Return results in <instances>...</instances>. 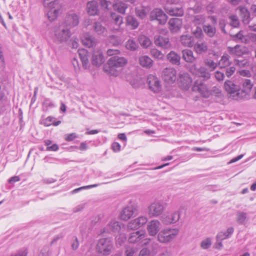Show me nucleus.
Returning a JSON list of instances; mask_svg holds the SVG:
<instances>
[{
  "label": "nucleus",
  "instance_id": "1",
  "mask_svg": "<svg viewBox=\"0 0 256 256\" xmlns=\"http://www.w3.org/2000/svg\"><path fill=\"white\" fill-rule=\"evenodd\" d=\"M127 63L126 60L124 57L114 56L108 60V65L110 72L114 76H117L120 68L124 66Z\"/></svg>",
  "mask_w": 256,
  "mask_h": 256
},
{
  "label": "nucleus",
  "instance_id": "2",
  "mask_svg": "<svg viewBox=\"0 0 256 256\" xmlns=\"http://www.w3.org/2000/svg\"><path fill=\"white\" fill-rule=\"evenodd\" d=\"M179 230L178 228H165L158 234V240L161 243H168L172 241L178 236Z\"/></svg>",
  "mask_w": 256,
  "mask_h": 256
},
{
  "label": "nucleus",
  "instance_id": "3",
  "mask_svg": "<svg viewBox=\"0 0 256 256\" xmlns=\"http://www.w3.org/2000/svg\"><path fill=\"white\" fill-rule=\"evenodd\" d=\"M44 6L48 10V16L50 21L54 20L58 16L60 6L56 0H44Z\"/></svg>",
  "mask_w": 256,
  "mask_h": 256
},
{
  "label": "nucleus",
  "instance_id": "4",
  "mask_svg": "<svg viewBox=\"0 0 256 256\" xmlns=\"http://www.w3.org/2000/svg\"><path fill=\"white\" fill-rule=\"evenodd\" d=\"M54 40L58 43L66 42L70 37L71 32L68 28L62 24L56 28L54 30Z\"/></svg>",
  "mask_w": 256,
  "mask_h": 256
},
{
  "label": "nucleus",
  "instance_id": "5",
  "mask_svg": "<svg viewBox=\"0 0 256 256\" xmlns=\"http://www.w3.org/2000/svg\"><path fill=\"white\" fill-rule=\"evenodd\" d=\"M113 248V242L110 238H100L96 245L98 252L104 256L109 255L112 252Z\"/></svg>",
  "mask_w": 256,
  "mask_h": 256
},
{
  "label": "nucleus",
  "instance_id": "6",
  "mask_svg": "<svg viewBox=\"0 0 256 256\" xmlns=\"http://www.w3.org/2000/svg\"><path fill=\"white\" fill-rule=\"evenodd\" d=\"M162 202L157 200L152 202L148 208V213L150 218H156L160 216L165 210Z\"/></svg>",
  "mask_w": 256,
  "mask_h": 256
},
{
  "label": "nucleus",
  "instance_id": "7",
  "mask_svg": "<svg viewBox=\"0 0 256 256\" xmlns=\"http://www.w3.org/2000/svg\"><path fill=\"white\" fill-rule=\"evenodd\" d=\"M224 88L230 96L234 100H238L240 96V86L230 80H226L224 83Z\"/></svg>",
  "mask_w": 256,
  "mask_h": 256
},
{
  "label": "nucleus",
  "instance_id": "8",
  "mask_svg": "<svg viewBox=\"0 0 256 256\" xmlns=\"http://www.w3.org/2000/svg\"><path fill=\"white\" fill-rule=\"evenodd\" d=\"M192 90L194 91L198 92L205 98H208L210 96V90L208 85L202 80L198 79L194 82Z\"/></svg>",
  "mask_w": 256,
  "mask_h": 256
},
{
  "label": "nucleus",
  "instance_id": "9",
  "mask_svg": "<svg viewBox=\"0 0 256 256\" xmlns=\"http://www.w3.org/2000/svg\"><path fill=\"white\" fill-rule=\"evenodd\" d=\"M190 72L199 78H202L203 81L207 80L210 78V74L206 68L203 66L198 68L196 64H192L190 68Z\"/></svg>",
  "mask_w": 256,
  "mask_h": 256
},
{
  "label": "nucleus",
  "instance_id": "10",
  "mask_svg": "<svg viewBox=\"0 0 256 256\" xmlns=\"http://www.w3.org/2000/svg\"><path fill=\"white\" fill-rule=\"evenodd\" d=\"M138 206L135 204H131L124 208L120 212V218L124 220H128L132 216L138 214Z\"/></svg>",
  "mask_w": 256,
  "mask_h": 256
},
{
  "label": "nucleus",
  "instance_id": "11",
  "mask_svg": "<svg viewBox=\"0 0 256 256\" xmlns=\"http://www.w3.org/2000/svg\"><path fill=\"white\" fill-rule=\"evenodd\" d=\"M228 50L230 54L238 57L250 54L248 48L240 44H236L234 47H228Z\"/></svg>",
  "mask_w": 256,
  "mask_h": 256
},
{
  "label": "nucleus",
  "instance_id": "12",
  "mask_svg": "<svg viewBox=\"0 0 256 256\" xmlns=\"http://www.w3.org/2000/svg\"><path fill=\"white\" fill-rule=\"evenodd\" d=\"M147 83L150 90L158 93L162 90V85L158 78L152 74H150L147 78Z\"/></svg>",
  "mask_w": 256,
  "mask_h": 256
},
{
  "label": "nucleus",
  "instance_id": "13",
  "mask_svg": "<svg viewBox=\"0 0 256 256\" xmlns=\"http://www.w3.org/2000/svg\"><path fill=\"white\" fill-rule=\"evenodd\" d=\"M176 71L172 68H166L162 72V76L164 80L168 83H173L176 79Z\"/></svg>",
  "mask_w": 256,
  "mask_h": 256
},
{
  "label": "nucleus",
  "instance_id": "14",
  "mask_svg": "<svg viewBox=\"0 0 256 256\" xmlns=\"http://www.w3.org/2000/svg\"><path fill=\"white\" fill-rule=\"evenodd\" d=\"M79 24V17L74 12H70L66 15L64 22L62 24L69 30L76 26Z\"/></svg>",
  "mask_w": 256,
  "mask_h": 256
},
{
  "label": "nucleus",
  "instance_id": "15",
  "mask_svg": "<svg viewBox=\"0 0 256 256\" xmlns=\"http://www.w3.org/2000/svg\"><path fill=\"white\" fill-rule=\"evenodd\" d=\"M150 19L151 20H156L160 24H164L166 22L167 16L162 10L156 8L150 12Z\"/></svg>",
  "mask_w": 256,
  "mask_h": 256
},
{
  "label": "nucleus",
  "instance_id": "16",
  "mask_svg": "<svg viewBox=\"0 0 256 256\" xmlns=\"http://www.w3.org/2000/svg\"><path fill=\"white\" fill-rule=\"evenodd\" d=\"M154 43L156 46L164 49H168L172 47L169 38L160 35H156L154 36Z\"/></svg>",
  "mask_w": 256,
  "mask_h": 256
},
{
  "label": "nucleus",
  "instance_id": "17",
  "mask_svg": "<svg viewBox=\"0 0 256 256\" xmlns=\"http://www.w3.org/2000/svg\"><path fill=\"white\" fill-rule=\"evenodd\" d=\"M147 221L146 217L140 216L129 222L127 226L128 228L131 230H136L145 224Z\"/></svg>",
  "mask_w": 256,
  "mask_h": 256
},
{
  "label": "nucleus",
  "instance_id": "18",
  "mask_svg": "<svg viewBox=\"0 0 256 256\" xmlns=\"http://www.w3.org/2000/svg\"><path fill=\"white\" fill-rule=\"evenodd\" d=\"M161 228V224L157 220H153L150 221L147 226V230L150 235L156 236Z\"/></svg>",
  "mask_w": 256,
  "mask_h": 256
},
{
  "label": "nucleus",
  "instance_id": "19",
  "mask_svg": "<svg viewBox=\"0 0 256 256\" xmlns=\"http://www.w3.org/2000/svg\"><path fill=\"white\" fill-rule=\"evenodd\" d=\"M146 235L143 231H137L130 234L128 241L130 243H136L142 242L146 240Z\"/></svg>",
  "mask_w": 256,
  "mask_h": 256
},
{
  "label": "nucleus",
  "instance_id": "20",
  "mask_svg": "<svg viewBox=\"0 0 256 256\" xmlns=\"http://www.w3.org/2000/svg\"><path fill=\"white\" fill-rule=\"evenodd\" d=\"M168 28L172 32H177L181 28L182 22L180 18H173L170 19L168 22Z\"/></svg>",
  "mask_w": 256,
  "mask_h": 256
},
{
  "label": "nucleus",
  "instance_id": "21",
  "mask_svg": "<svg viewBox=\"0 0 256 256\" xmlns=\"http://www.w3.org/2000/svg\"><path fill=\"white\" fill-rule=\"evenodd\" d=\"M121 226L118 222L112 220L107 224L106 227L104 228L103 232H102L109 233L111 232H118Z\"/></svg>",
  "mask_w": 256,
  "mask_h": 256
},
{
  "label": "nucleus",
  "instance_id": "22",
  "mask_svg": "<svg viewBox=\"0 0 256 256\" xmlns=\"http://www.w3.org/2000/svg\"><path fill=\"white\" fill-rule=\"evenodd\" d=\"M164 9L166 12L170 16H182L184 14V10L182 8L166 6Z\"/></svg>",
  "mask_w": 256,
  "mask_h": 256
},
{
  "label": "nucleus",
  "instance_id": "23",
  "mask_svg": "<svg viewBox=\"0 0 256 256\" xmlns=\"http://www.w3.org/2000/svg\"><path fill=\"white\" fill-rule=\"evenodd\" d=\"M230 34L232 39L237 42H241L246 44L248 42V38L244 35V32L242 30H240L235 34L230 33Z\"/></svg>",
  "mask_w": 256,
  "mask_h": 256
},
{
  "label": "nucleus",
  "instance_id": "24",
  "mask_svg": "<svg viewBox=\"0 0 256 256\" xmlns=\"http://www.w3.org/2000/svg\"><path fill=\"white\" fill-rule=\"evenodd\" d=\"M82 42L84 45L88 47H93L96 45V40L92 36L86 34L82 38Z\"/></svg>",
  "mask_w": 256,
  "mask_h": 256
},
{
  "label": "nucleus",
  "instance_id": "25",
  "mask_svg": "<svg viewBox=\"0 0 256 256\" xmlns=\"http://www.w3.org/2000/svg\"><path fill=\"white\" fill-rule=\"evenodd\" d=\"M182 58L186 62L192 63L196 58L194 56L193 52L189 49H185L182 50Z\"/></svg>",
  "mask_w": 256,
  "mask_h": 256
},
{
  "label": "nucleus",
  "instance_id": "26",
  "mask_svg": "<svg viewBox=\"0 0 256 256\" xmlns=\"http://www.w3.org/2000/svg\"><path fill=\"white\" fill-rule=\"evenodd\" d=\"M208 44L205 42H198L194 46V50L198 54H200L208 51Z\"/></svg>",
  "mask_w": 256,
  "mask_h": 256
},
{
  "label": "nucleus",
  "instance_id": "27",
  "mask_svg": "<svg viewBox=\"0 0 256 256\" xmlns=\"http://www.w3.org/2000/svg\"><path fill=\"white\" fill-rule=\"evenodd\" d=\"M168 60L172 64L179 66L180 64V56L174 51H171L167 56Z\"/></svg>",
  "mask_w": 256,
  "mask_h": 256
},
{
  "label": "nucleus",
  "instance_id": "28",
  "mask_svg": "<svg viewBox=\"0 0 256 256\" xmlns=\"http://www.w3.org/2000/svg\"><path fill=\"white\" fill-rule=\"evenodd\" d=\"M78 52L80 58L82 62V66L85 69H86L89 66L88 52L87 50L84 49L79 50Z\"/></svg>",
  "mask_w": 256,
  "mask_h": 256
},
{
  "label": "nucleus",
  "instance_id": "29",
  "mask_svg": "<svg viewBox=\"0 0 256 256\" xmlns=\"http://www.w3.org/2000/svg\"><path fill=\"white\" fill-rule=\"evenodd\" d=\"M180 42L184 46L190 48L192 47L194 44V38L190 34L182 36Z\"/></svg>",
  "mask_w": 256,
  "mask_h": 256
},
{
  "label": "nucleus",
  "instance_id": "30",
  "mask_svg": "<svg viewBox=\"0 0 256 256\" xmlns=\"http://www.w3.org/2000/svg\"><path fill=\"white\" fill-rule=\"evenodd\" d=\"M86 9L88 13L91 16H94L98 14V4L96 2H89L86 4Z\"/></svg>",
  "mask_w": 256,
  "mask_h": 256
},
{
  "label": "nucleus",
  "instance_id": "31",
  "mask_svg": "<svg viewBox=\"0 0 256 256\" xmlns=\"http://www.w3.org/2000/svg\"><path fill=\"white\" fill-rule=\"evenodd\" d=\"M138 60L140 65L146 68H150L153 64L152 60L147 56H140Z\"/></svg>",
  "mask_w": 256,
  "mask_h": 256
},
{
  "label": "nucleus",
  "instance_id": "32",
  "mask_svg": "<svg viewBox=\"0 0 256 256\" xmlns=\"http://www.w3.org/2000/svg\"><path fill=\"white\" fill-rule=\"evenodd\" d=\"M94 31L98 35L106 36L107 34V30L100 22H95L93 25Z\"/></svg>",
  "mask_w": 256,
  "mask_h": 256
},
{
  "label": "nucleus",
  "instance_id": "33",
  "mask_svg": "<svg viewBox=\"0 0 256 256\" xmlns=\"http://www.w3.org/2000/svg\"><path fill=\"white\" fill-rule=\"evenodd\" d=\"M238 9L240 10V15L243 18V22L245 24H248L250 19V14L247 8L244 6H240L238 8Z\"/></svg>",
  "mask_w": 256,
  "mask_h": 256
},
{
  "label": "nucleus",
  "instance_id": "34",
  "mask_svg": "<svg viewBox=\"0 0 256 256\" xmlns=\"http://www.w3.org/2000/svg\"><path fill=\"white\" fill-rule=\"evenodd\" d=\"M204 32L210 38H212L216 33V28L214 26L205 24L202 26Z\"/></svg>",
  "mask_w": 256,
  "mask_h": 256
},
{
  "label": "nucleus",
  "instance_id": "35",
  "mask_svg": "<svg viewBox=\"0 0 256 256\" xmlns=\"http://www.w3.org/2000/svg\"><path fill=\"white\" fill-rule=\"evenodd\" d=\"M126 24L131 26L132 30L136 28L139 26L138 20L132 16H128L126 17Z\"/></svg>",
  "mask_w": 256,
  "mask_h": 256
},
{
  "label": "nucleus",
  "instance_id": "36",
  "mask_svg": "<svg viewBox=\"0 0 256 256\" xmlns=\"http://www.w3.org/2000/svg\"><path fill=\"white\" fill-rule=\"evenodd\" d=\"M234 230L232 227L228 228L226 232H220L217 235V238L218 240L222 241L224 239L229 238L232 234L234 232Z\"/></svg>",
  "mask_w": 256,
  "mask_h": 256
},
{
  "label": "nucleus",
  "instance_id": "37",
  "mask_svg": "<svg viewBox=\"0 0 256 256\" xmlns=\"http://www.w3.org/2000/svg\"><path fill=\"white\" fill-rule=\"evenodd\" d=\"M103 62V56L102 54L97 53L92 55V63L94 66H99Z\"/></svg>",
  "mask_w": 256,
  "mask_h": 256
},
{
  "label": "nucleus",
  "instance_id": "38",
  "mask_svg": "<svg viewBox=\"0 0 256 256\" xmlns=\"http://www.w3.org/2000/svg\"><path fill=\"white\" fill-rule=\"evenodd\" d=\"M138 41L142 46L145 48L150 46L152 44L151 40L148 37L144 35L139 36Z\"/></svg>",
  "mask_w": 256,
  "mask_h": 256
},
{
  "label": "nucleus",
  "instance_id": "39",
  "mask_svg": "<svg viewBox=\"0 0 256 256\" xmlns=\"http://www.w3.org/2000/svg\"><path fill=\"white\" fill-rule=\"evenodd\" d=\"M229 58L230 56L228 54H224L218 62V66H220V68H227L231 64V62H230Z\"/></svg>",
  "mask_w": 256,
  "mask_h": 256
},
{
  "label": "nucleus",
  "instance_id": "40",
  "mask_svg": "<svg viewBox=\"0 0 256 256\" xmlns=\"http://www.w3.org/2000/svg\"><path fill=\"white\" fill-rule=\"evenodd\" d=\"M113 8L114 10H117L122 14H124L126 10L128 8V6L124 3L118 2L113 4Z\"/></svg>",
  "mask_w": 256,
  "mask_h": 256
},
{
  "label": "nucleus",
  "instance_id": "41",
  "mask_svg": "<svg viewBox=\"0 0 256 256\" xmlns=\"http://www.w3.org/2000/svg\"><path fill=\"white\" fill-rule=\"evenodd\" d=\"M204 65L207 66L210 71H214L218 66V64L213 60L206 58L204 60Z\"/></svg>",
  "mask_w": 256,
  "mask_h": 256
},
{
  "label": "nucleus",
  "instance_id": "42",
  "mask_svg": "<svg viewBox=\"0 0 256 256\" xmlns=\"http://www.w3.org/2000/svg\"><path fill=\"white\" fill-rule=\"evenodd\" d=\"M246 217V213L243 212L238 211L236 212V220L238 224H243L245 222Z\"/></svg>",
  "mask_w": 256,
  "mask_h": 256
},
{
  "label": "nucleus",
  "instance_id": "43",
  "mask_svg": "<svg viewBox=\"0 0 256 256\" xmlns=\"http://www.w3.org/2000/svg\"><path fill=\"white\" fill-rule=\"evenodd\" d=\"M170 217L168 218V220H164L166 223H172L175 224L178 221L180 218V214L178 211H175L172 214Z\"/></svg>",
  "mask_w": 256,
  "mask_h": 256
},
{
  "label": "nucleus",
  "instance_id": "44",
  "mask_svg": "<svg viewBox=\"0 0 256 256\" xmlns=\"http://www.w3.org/2000/svg\"><path fill=\"white\" fill-rule=\"evenodd\" d=\"M138 47V44L134 40H128L126 42V49L132 51L136 50H137Z\"/></svg>",
  "mask_w": 256,
  "mask_h": 256
},
{
  "label": "nucleus",
  "instance_id": "45",
  "mask_svg": "<svg viewBox=\"0 0 256 256\" xmlns=\"http://www.w3.org/2000/svg\"><path fill=\"white\" fill-rule=\"evenodd\" d=\"M192 32L197 38H202L204 36L202 29L198 26L192 27Z\"/></svg>",
  "mask_w": 256,
  "mask_h": 256
},
{
  "label": "nucleus",
  "instance_id": "46",
  "mask_svg": "<svg viewBox=\"0 0 256 256\" xmlns=\"http://www.w3.org/2000/svg\"><path fill=\"white\" fill-rule=\"evenodd\" d=\"M205 18L203 16L197 15L193 18V19L192 20V23L195 26H198V25L203 24Z\"/></svg>",
  "mask_w": 256,
  "mask_h": 256
},
{
  "label": "nucleus",
  "instance_id": "47",
  "mask_svg": "<svg viewBox=\"0 0 256 256\" xmlns=\"http://www.w3.org/2000/svg\"><path fill=\"white\" fill-rule=\"evenodd\" d=\"M150 54L152 57L157 60H162L164 58V54L156 48L151 49Z\"/></svg>",
  "mask_w": 256,
  "mask_h": 256
},
{
  "label": "nucleus",
  "instance_id": "48",
  "mask_svg": "<svg viewBox=\"0 0 256 256\" xmlns=\"http://www.w3.org/2000/svg\"><path fill=\"white\" fill-rule=\"evenodd\" d=\"M110 17L116 25L120 26L123 23L122 18L114 12H112Z\"/></svg>",
  "mask_w": 256,
  "mask_h": 256
},
{
  "label": "nucleus",
  "instance_id": "49",
  "mask_svg": "<svg viewBox=\"0 0 256 256\" xmlns=\"http://www.w3.org/2000/svg\"><path fill=\"white\" fill-rule=\"evenodd\" d=\"M230 20V25L234 28H237L239 26L240 21L238 16L236 15H232L228 18Z\"/></svg>",
  "mask_w": 256,
  "mask_h": 256
},
{
  "label": "nucleus",
  "instance_id": "50",
  "mask_svg": "<svg viewBox=\"0 0 256 256\" xmlns=\"http://www.w3.org/2000/svg\"><path fill=\"white\" fill-rule=\"evenodd\" d=\"M234 62L235 65L240 68H244L248 64V60L246 59H235Z\"/></svg>",
  "mask_w": 256,
  "mask_h": 256
},
{
  "label": "nucleus",
  "instance_id": "51",
  "mask_svg": "<svg viewBox=\"0 0 256 256\" xmlns=\"http://www.w3.org/2000/svg\"><path fill=\"white\" fill-rule=\"evenodd\" d=\"M135 12L136 15L141 19L144 18L146 16V10L143 8H136Z\"/></svg>",
  "mask_w": 256,
  "mask_h": 256
},
{
  "label": "nucleus",
  "instance_id": "52",
  "mask_svg": "<svg viewBox=\"0 0 256 256\" xmlns=\"http://www.w3.org/2000/svg\"><path fill=\"white\" fill-rule=\"evenodd\" d=\"M253 84L251 80L248 79H244L243 80V87L244 90L246 92H249L252 88Z\"/></svg>",
  "mask_w": 256,
  "mask_h": 256
},
{
  "label": "nucleus",
  "instance_id": "53",
  "mask_svg": "<svg viewBox=\"0 0 256 256\" xmlns=\"http://www.w3.org/2000/svg\"><path fill=\"white\" fill-rule=\"evenodd\" d=\"M138 252V248L135 247L128 246L126 247L125 251L126 256H134V254Z\"/></svg>",
  "mask_w": 256,
  "mask_h": 256
},
{
  "label": "nucleus",
  "instance_id": "54",
  "mask_svg": "<svg viewBox=\"0 0 256 256\" xmlns=\"http://www.w3.org/2000/svg\"><path fill=\"white\" fill-rule=\"evenodd\" d=\"M212 245V240L210 238H206L202 241L200 243V247L202 249H208Z\"/></svg>",
  "mask_w": 256,
  "mask_h": 256
},
{
  "label": "nucleus",
  "instance_id": "55",
  "mask_svg": "<svg viewBox=\"0 0 256 256\" xmlns=\"http://www.w3.org/2000/svg\"><path fill=\"white\" fill-rule=\"evenodd\" d=\"M210 95L214 94L217 97H220L222 94V90L218 86H214L210 90Z\"/></svg>",
  "mask_w": 256,
  "mask_h": 256
},
{
  "label": "nucleus",
  "instance_id": "56",
  "mask_svg": "<svg viewBox=\"0 0 256 256\" xmlns=\"http://www.w3.org/2000/svg\"><path fill=\"white\" fill-rule=\"evenodd\" d=\"M214 77L218 82H220L224 80L225 76L224 72L217 70L214 73Z\"/></svg>",
  "mask_w": 256,
  "mask_h": 256
},
{
  "label": "nucleus",
  "instance_id": "57",
  "mask_svg": "<svg viewBox=\"0 0 256 256\" xmlns=\"http://www.w3.org/2000/svg\"><path fill=\"white\" fill-rule=\"evenodd\" d=\"M180 80L181 82H182V80H182L184 78H185L184 80H186V84H190L192 81L191 78L189 76V74L187 73H184L182 74H181L180 75Z\"/></svg>",
  "mask_w": 256,
  "mask_h": 256
},
{
  "label": "nucleus",
  "instance_id": "58",
  "mask_svg": "<svg viewBox=\"0 0 256 256\" xmlns=\"http://www.w3.org/2000/svg\"><path fill=\"white\" fill-rule=\"evenodd\" d=\"M236 68L234 66H228L226 68V75L228 78L231 76L235 72Z\"/></svg>",
  "mask_w": 256,
  "mask_h": 256
},
{
  "label": "nucleus",
  "instance_id": "59",
  "mask_svg": "<svg viewBox=\"0 0 256 256\" xmlns=\"http://www.w3.org/2000/svg\"><path fill=\"white\" fill-rule=\"evenodd\" d=\"M53 120H54V118L52 117L48 116L47 118L42 120V124L44 126H50L52 124Z\"/></svg>",
  "mask_w": 256,
  "mask_h": 256
},
{
  "label": "nucleus",
  "instance_id": "60",
  "mask_svg": "<svg viewBox=\"0 0 256 256\" xmlns=\"http://www.w3.org/2000/svg\"><path fill=\"white\" fill-rule=\"evenodd\" d=\"M79 246V242L78 238L74 236L72 238L71 247L73 250H76Z\"/></svg>",
  "mask_w": 256,
  "mask_h": 256
},
{
  "label": "nucleus",
  "instance_id": "61",
  "mask_svg": "<svg viewBox=\"0 0 256 256\" xmlns=\"http://www.w3.org/2000/svg\"><path fill=\"white\" fill-rule=\"evenodd\" d=\"M150 250L146 248H142L138 256H150Z\"/></svg>",
  "mask_w": 256,
  "mask_h": 256
},
{
  "label": "nucleus",
  "instance_id": "62",
  "mask_svg": "<svg viewBox=\"0 0 256 256\" xmlns=\"http://www.w3.org/2000/svg\"><path fill=\"white\" fill-rule=\"evenodd\" d=\"M97 186H98L97 184H93V185H90V186H82L80 188L74 189L72 191V193H76L82 190L87 189V188H91L96 187Z\"/></svg>",
  "mask_w": 256,
  "mask_h": 256
},
{
  "label": "nucleus",
  "instance_id": "63",
  "mask_svg": "<svg viewBox=\"0 0 256 256\" xmlns=\"http://www.w3.org/2000/svg\"><path fill=\"white\" fill-rule=\"evenodd\" d=\"M77 137L76 134L75 133H72L68 134L66 137L65 138V140L68 142H70L74 140L75 138Z\"/></svg>",
  "mask_w": 256,
  "mask_h": 256
},
{
  "label": "nucleus",
  "instance_id": "64",
  "mask_svg": "<svg viewBox=\"0 0 256 256\" xmlns=\"http://www.w3.org/2000/svg\"><path fill=\"white\" fill-rule=\"evenodd\" d=\"M112 148L114 152H118L120 150V146L118 142H114L112 145Z\"/></svg>",
  "mask_w": 256,
  "mask_h": 256
}]
</instances>
